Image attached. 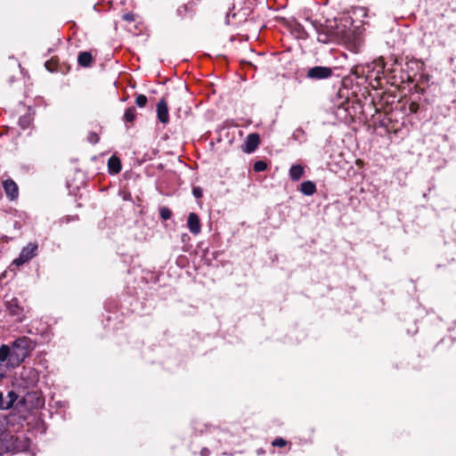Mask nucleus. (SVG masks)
<instances>
[{"instance_id": "obj_1", "label": "nucleus", "mask_w": 456, "mask_h": 456, "mask_svg": "<svg viewBox=\"0 0 456 456\" xmlns=\"http://www.w3.org/2000/svg\"><path fill=\"white\" fill-rule=\"evenodd\" d=\"M35 343L28 337L15 339L12 345L0 346V362H5L6 369H15L29 355Z\"/></svg>"}, {"instance_id": "obj_2", "label": "nucleus", "mask_w": 456, "mask_h": 456, "mask_svg": "<svg viewBox=\"0 0 456 456\" xmlns=\"http://www.w3.org/2000/svg\"><path fill=\"white\" fill-rule=\"evenodd\" d=\"M353 20L349 16H343L339 19L326 21V29L331 38L336 40H347L351 36V26Z\"/></svg>"}, {"instance_id": "obj_3", "label": "nucleus", "mask_w": 456, "mask_h": 456, "mask_svg": "<svg viewBox=\"0 0 456 456\" xmlns=\"http://www.w3.org/2000/svg\"><path fill=\"white\" fill-rule=\"evenodd\" d=\"M25 448L18 437L9 433L0 434V456L9 452H19Z\"/></svg>"}, {"instance_id": "obj_4", "label": "nucleus", "mask_w": 456, "mask_h": 456, "mask_svg": "<svg viewBox=\"0 0 456 456\" xmlns=\"http://www.w3.org/2000/svg\"><path fill=\"white\" fill-rule=\"evenodd\" d=\"M37 248L38 246L37 243H28L22 248L19 257L14 259L12 263L16 265H21L28 263L37 255Z\"/></svg>"}, {"instance_id": "obj_5", "label": "nucleus", "mask_w": 456, "mask_h": 456, "mask_svg": "<svg viewBox=\"0 0 456 456\" xmlns=\"http://www.w3.org/2000/svg\"><path fill=\"white\" fill-rule=\"evenodd\" d=\"M61 59H48L45 66L47 70L50 72H60L61 74H66L69 70V66L66 63L64 59L61 61Z\"/></svg>"}, {"instance_id": "obj_6", "label": "nucleus", "mask_w": 456, "mask_h": 456, "mask_svg": "<svg viewBox=\"0 0 456 456\" xmlns=\"http://www.w3.org/2000/svg\"><path fill=\"white\" fill-rule=\"evenodd\" d=\"M332 75V69L329 67L315 66L307 70V77L311 79H325Z\"/></svg>"}, {"instance_id": "obj_7", "label": "nucleus", "mask_w": 456, "mask_h": 456, "mask_svg": "<svg viewBox=\"0 0 456 456\" xmlns=\"http://www.w3.org/2000/svg\"><path fill=\"white\" fill-rule=\"evenodd\" d=\"M8 313L16 317L19 321L23 319V307L20 305L18 298L12 297L4 302Z\"/></svg>"}, {"instance_id": "obj_8", "label": "nucleus", "mask_w": 456, "mask_h": 456, "mask_svg": "<svg viewBox=\"0 0 456 456\" xmlns=\"http://www.w3.org/2000/svg\"><path fill=\"white\" fill-rule=\"evenodd\" d=\"M260 143V136L257 133L249 134L242 145V151L246 153L254 152Z\"/></svg>"}, {"instance_id": "obj_9", "label": "nucleus", "mask_w": 456, "mask_h": 456, "mask_svg": "<svg viewBox=\"0 0 456 456\" xmlns=\"http://www.w3.org/2000/svg\"><path fill=\"white\" fill-rule=\"evenodd\" d=\"M3 187L7 198H9L11 200H14L18 198L19 189L18 185L13 180L7 179L4 181Z\"/></svg>"}, {"instance_id": "obj_10", "label": "nucleus", "mask_w": 456, "mask_h": 456, "mask_svg": "<svg viewBox=\"0 0 456 456\" xmlns=\"http://www.w3.org/2000/svg\"><path fill=\"white\" fill-rule=\"evenodd\" d=\"M157 116L158 119L163 123L167 124L169 121L168 108L166 100L161 99L157 104Z\"/></svg>"}, {"instance_id": "obj_11", "label": "nucleus", "mask_w": 456, "mask_h": 456, "mask_svg": "<svg viewBox=\"0 0 456 456\" xmlns=\"http://www.w3.org/2000/svg\"><path fill=\"white\" fill-rule=\"evenodd\" d=\"M187 226L192 234H199L201 231L200 218L196 213H190L187 220Z\"/></svg>"}, {"instance_id": "obj_12", "label": "nucleus", "mask_w": 456, "mask_h": 456, "mask_svg": "<svg viewBox=\"0 0 456 456\" xmlns=\"http://www.w3.org/2000/svg\"><path fill=\"white\" fill-rule=\"evenodd\" d=\"M108 168L110 174H118L121 171L120 159L116 156H111L108 160Z\"/></svg>"}, {"instance_id": "obj_13", "label": "nucleus", "mask_w": 456, "mask_h": 456, "mask_svg": "<svg viewBox=\"0 0 456 456\" xmlns=\"http://www.w3.org/2000/svg\"><path fill=\"white\" fill-rule=\"evenodd\" d=\"M300 191L306 196H311L316 191V185L312 181H305L300 185Z\"/></svg>"}, {"instance_id": "obj_14", "label": "nucleus", "mask_w": 456, "mask_h": 456, "mask_svg": "<svg viewBox=\"0 0 456 456\" xmlns=\"http://www.w3.org/2000/svg\"><path fill=\"white\" fill-rule=\"evenodd\" d=\"M304 175V167L301 165H293L289 169V177L293 181H298Z\"/></svg>"}, {"instance_id": "obj_15", "label": "nucleus", "mask_w": 456, "mask_h": 456, "mask_svg": "<svg viewBox=\"0 0 456 456\" xmlns=\"http://www.w3.org/2000/svg\"><path fill=\"white\" fill-rule=\"evenodd\" d=\"M31 397H36V402L33 403V406L37 407L43 404V399L39 396H37V393H27V395L20 401V403H27V402L29 401Z\"/></svg>"}, {"instance_id": "obj_16", "label": "nucleus", "mask_w": 456, "mask_h": 456, "mask_svg": "<svg viewBox=\"0 0 456 456\" xmlns=\"http://www.w3.org/2000/svg\"><path fill=\"white\" fill-rule=\"evenodd\" d=\"M18 397H19L18 395L13 391H10L7 394V397L5 399L6 410H9L13 406V404L17 401Z\"/></svg>"}, {"instance_id": "obj_17", "label": "nucleus", "mask_w": 456, "mask_h": 456, "mask_svg": "<svg viewBox=\"0 0 456 456\" xmlns=\"http://www.w3.org/2000/svg\"><path fill=\"white\" fill-rule=\"evenodd\" d=\"M136 117V110L134 107L126 110L124 118L127 122H133Z\"/></svg>"}, {"instance_id": "obj_18", "label": "nucleus", "mask_w": 456, "mask_h": 456, "mask_svg": "<svg viewBox=\"0 0 456 456\" xmlns=\"http://www.w3.org/2000/svg\"><path fill=\"white\" fill-rule=\"evenodd\" d=\"M31 122L30 116L24 115L19 118V125L22 129H26L29 126Z\"/></svg>"}, {"instance_id": "obj_19", "label": "nucleus", "mask_w": 456, "mask_h": 456, "mask_svg": "<svg viewBox=\"0 0 456 456\" xmlns=\"http://www.w3.org/2000/svg\"><path fill=\"white\" fill-rule=\"evenodd\" d=\"M159 216L163 220H168L172 216V212L167 207H161L159 208Z\"/></svg>"}, {"instance_id": "obj_20", "label": "nucleus", "mask_w": 456, "mask_h": 456, "mask_svg": "<svg viewBox=\"0 0 456 456\" xmlns=\"http://www.w3.org/2000/svg\"><path fill=\"white\" fill-rule=\"evenodd\" d=\"M332 39L326 29V26L322 28V32H319L318 40L320 42L326 43L328 40Z\"/></svg>"}, {"instance_id": "obj_21", "label": "nucleus", "mask_w": 456, "mask_h": 456, "mask_svg": "<svg viewBox=\"0 0 456 456\" xmlns=\"http://www.w3.org/2000/svg\"><path fill=\"white\" fill-rule=\"evenodd\" d=\"M267 168V164L263 160H258L254 163V170L256 172H263Z\"/></svg>"}, {"instance_id": "obj_22", "label": "nucleus", "mask_w": 456, "mask_h": 456, "mask_svg": "<svg viewBox=\"0 0 456 456\" xmlns=\"http://www.w3.org/2000/svg\"><path fill=\"white\" fill-rule=\"evenodd\" d=\"M147 97L144 94H139L135 99V103L138 107H144L147 103Z\"/></svg>"}, {"instance_id": "obj_23", "label": "nucleus", "mask_w": 456, "mask_h": 456, "mask_svg": "<svg viewBox=\"0 0 456 456\" xmlns=\"http://www.w3.org/2000/svg\"><path fill=\"white\" fill-rule=\"evenodd\" d=\"M100 140V137L98 135V134H96L95 132H90L87 135V141L92 143V144H95L99 142Z\"/></svg>"}, {"instance_id": "obj_24", "label": "nucleus", "mask_w": 456, "mask_h": 456, "mask_svg": "<svg viewBox=\"0 0 456 456\" xmlns=\"http://www.w3.org/2000/svg\"><path fill=\"white\" fill-rule=\"evenodd\" d=\"M94 61V59H77L78 64L85 68L90 67Z\"/></svg>"}, {"instance_id": "obj_25", "label": "nucleus", "mask_w": 456, "mask_h": 456, "mask_svg": "<svg viewBox=\"0 0 456 456\" xmlns=\"http://www.w3.org/2000/svg\"><path fill=\"white\" fill-rule=\"evenodd\" d=\"M272 444L276 447H283L287 444V441L284 440L283 438L279 437V438H275L272 442Z\"/></svg>"}, {"instance_id": "obj_26", "label": "nucleus", "mask_w": 456, "mask_h": 456, "mask_svg": "<svg viewBox=\"0 0 456 456\" xmlns=\"http://www.w3.org/2000/svg\"><path fill=\"white\" fill-rule=\"evenodd\" d=\"M192 194L195 198L200 199L203 195L202 189L200 187H194L192 189Z\"/></svg>"}, {"instance_id": "obj_27", "label": "nucleus", "mask_w": 456, "mask_h": 456, "mask_svg": "<svg viewBox=\"0 0 456 456\" xmlns=\"http://www.w3.org/2000/svg\"><path fill=\"white\" fill-rule=\"evenodd\" d=\"M6 410L5 399L3 393L0 391V411Z\"/></svg>"}, {"instance_id": "obj_28", "label": "nucleus", "mask_w": 456, "mask_h": 456, "mask_svg": "<svg viewBox=\"0 0 456 456\" xmlns=\"http://www.w3.org/2000/svg\"><path fill=\"white\" fill-rule=\"evenodd\" d=\"M409 109L411 112L416 113L419 110V104L416 102H411L409 106Z\"/></svg>"}, {"instance_id": "obj_29", "label": "nucleus", "mask_w": 456, "mask_h": 456, "mask_svg": "<svg viewBox=\"0 0 456 456\" xmlns=\"http://www.w3.org/2000/svg\"><path fill=\"white\" fill-rule=\"evenodd\" d=\"M356 12H359L362 16H366L367 15L366 10L364 8H362V7L354 9V13L355 14Z\"/></svg>"}, {"instance_id": "obj_30", "label": "nucleus", "mask_w": 456, "mask_h": 456, "mask_svg": "<svg viewBox=\"0 0 456 456\" xmlns=\"http://www.w3.org/2000/svg\"><path fill=\"white\" fill-rule=\"evenodd\" d=\"M123 19L125 20H127V21H133L134 20V14L132 13H126L124 16H123Z\"/></svg>"}, {"instance_id": "obj_31", "label": "nucleus", "mask_w": 456, "mask_h": 456, "mask_svg": "<svg viewBox=\"0 0 456 456\" xmlns=\"http://www.w3.org/2000/svg\"><path fill=\"white\" fill-rule=\"evenodd\" d=\"M5 367V362H0V379H3L5 376L3 368Z\"/></svg>"}, {"instance_id": "obj_32", "label": "nucleus", "mask_w": 456, "mask_h": 456, "mask_svg": "<svg viewBox=\"0 0 456 456\" xmlns=\"http://www.w3.org/2000/svg\"><path fill=\"white\" fill-rule=\"evenodd\" d=\"M77 57H92V53L90 52H80L77 55Z\"/></svg>"}, {"instance_id": "obj_33", "label": "nucleus", "mask_w": 456, "mask_h": 456, "mask_svg": "<svg viewBox=\"0 0 456 456\" xmlns=\"http://www.w3.org/2000/svg\"><path fill=\"white\" fill-rule=\"evenodd\" d=\"M301 134H304V130H302L301 128L297 129L294 133L295 137H297L298 135H301Z\"/></svg>"}, {"instance_id": "obj_34", "label": "nucleus", "mask_w": 456, "mask_h": 456, "mask_svg": "<svg viewBox=\"0 0 456 456\" xmlns=\"http://www.w3.org/2000/svg\"><path fill=\"white\" fill-rule=\"evenodd\" d=\"M240 65H241L242 67H245V66H250V67H253V65H252L249 61H245V60H242V61H240Z\"/></svg>"}, {"instance_id": "obj_35", "label": "nucleus", "mask_w": 456, "mask_h": 456, "mask_svg": "<svg viewBox=\"0 0 456 456\" xmlns=\"http://www.w3.org/2000/svg\"><path fill=\"white\" fill-rule=\"evenodd\" d=\"M200 453H201L202 456H207L208 454V449H203Z\"/></svg>"}, {"instance_id": "obj_36", "label": "nucleus", "mask_w": 456, "mask_h": 456, "mask_svg": "<svg viewBox=\"0 0 456 456\" xmlns=\"http://www.w3.org/2000/svg\"><path fill=\"white\" fill-rule=\"evenodd\" d=\"M395 62L397 63L398 62V59L397 58H395Z\"/></svg>"}]
</instances>
